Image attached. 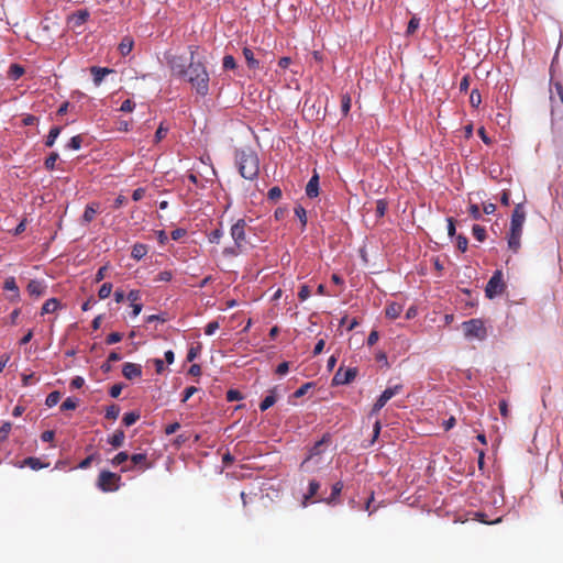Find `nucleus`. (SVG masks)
Returning a JSON list of instances; mask_svg holds the SVG:
<instances>
[{
	"label": "nucleus",
	"mask_w": 563,
	"mask_h": 563,
	"mask_svg": "<svg viewBox=\"0 0 563 563\" xmlns=\"http://www.w3.org/2000/svg\"><path fill=\"white\" fill-rule=\"evenodd\" d=\"M555 95L551 96V133L555 146L563 147V86L554 85Z\"/></svg>",
	"instance_id": "nucleus-1"
},
{
	"label": "nucleus",
	"mask_w": 563,
	"mask_h": 563,
	"mask_svg": "<svg viewBox=\"0 0 563 563\" xmlns=\"http://www.w3.org/2000/svg\"><path fill=\"white\" fill-rule=\"evenodd\" d=\"M191 59H194L192 51ZM181 79L188 81L198 95L202 97L208 95L210 78L209 73L206 69V66L202 63L191 60L188 64L185 77H181Z\"/></svg>",
	"instance_id": "nucleus-2"
},
{
	"label": "nucleus",
	"mask_w": 563,
	"mask_h": 563,
	"mask_svg": "<svg viewBox=\"0 0 563 563\" xmlns=\"http://www.w3.org/2000/svg\"><path fill=\"white\" fill-rule=\"evenodd\" d=\"M235 162L239 173L243 178L247 180H254L257 178L260 173V161L254 151L251 148L236 151Z\"/></svg>",
	"instance_id": "nucleus-3"
},
{
	"label": "nucleus",
	"mask_w": 563,
	"mask_h": 563,
	"mask_svg": "<svg viewBox=\"0 0 563 563\" xmlns=\"http://www.w3.org/2000/svg\"><path fill=\"white\" fill-rule=\"evenodd\" d=\"M526 220L525 208L521 203H518L511 214L510 231L507 236L508 247L517 253L520 249V239L522 234L523 223Z\"/></svg>",
	"instance_id": "nucleus-4"
},
{
	"label": "nucleus",
	"mask_w": 563,
	"mask_h": 563,
	"mask_svg": "<svg viewBox=\"0 0 563 563\" xmlns=\"http://www.w3.org/2000/svg\"><path fill=\"white\" fill-rule=\"evenodd\" d=\"M506 289L504 282V274L500 269L494 272L485 287V295L487 298L493 299L496 296L501 295Z\"/></svg>",
	"instance_id": "nucleus-5"
},
{
	"label": "nucleus",
	"mask_w": 563,
	"mask_h": 563,
	"mask_svg": "<svg viewBox=\"0 0 563 563\" xmlns=\"http://www.w3.org/2000/svg\"><path fill=\"white\" fill-rule=\"evenodd\" d=\"M121 476L110 471L100 472L97 486L104 493L115 492L119 489Z\"/></svg>",
	"instance_id": "nucleus-6"
},
{
	"label": "nucleus",
	"mask_w": 563,
	"mask_h": 563,
	"mask_svg": "<svg viewBox=\"0 0 563 563\" xmlns=\"http://www.w3.org/2000/svg\"><path fill=\"white\" fill-rule=\"evenodd\" d=\"M462 327L465 336L468 339L484 340L487 335L486 328L481 319L464 321Z\"/></svg>",
	"instance_id": "nucleus-7"
},
{
	"label": "nucleus",
	"mask_w": 563,
	"mask_h": 563,
	"mask_svg": "<svg viewBox=\"0 0 563 563\" xmlns=\"http://www.w3.org/2000/svg\"><path fill=\"white\" fill-rule=\"evenodd\" d=\"M401 389V385H395L393 387L386 388L378 397L376 402L373 405L371 415H377L380 411V409L387 404V401L390 400L394 396L398 395Z\"/></svg>",
	"instance_id": "nucleus-8"
},
{
	"label": "nucleus",
	"mask_w": 563,
	"mask_h": 563,
	"mask_svg": "<svg viewBox=\"0 0 563 563\" xmlns=\"http://www.w3.org/2000/svg\"><path fill=\"white\" fill-rule=\"evenodd\" d=\"M246 221L244 219H239L230 230L231 238L234 241V244L238 245V247H243L246 243Z\"/></svg>",
	"instance_id": "nucleus-9"
},
{
	"label": "nucleus",
	"mask_w": 563,
	"mask_h": 563,
	"mask_svg": "<svg viewBox=\"0 0 563 563\" xmlns=\"http://www.w3.org/2000/svg\"><path fill=\"white\" fill-rule=\"evenodd\" d=\"M356 376V367L344 368L343 366H340L333 376L332 383L333 385H346L352 383Z\"/></svg>",
	"instance_id": "nucleus-10"
},
{
	"label": "nucleus",
	"mask_w": 563,
	"mask_h": 563,
	"mask_svg": "<svg viewBox=\"0 0 563 563\" xmlns=\"http://www.w3.org/2000/svg\"><path fill=\"white\" fill-rule=\"evenodd\" d=\"M167 65L172 70V74L178 78L185 77L187 70V60L183 56L170 55L167 56Z\"/></svg>",
	"instance_id": "nucleus-11"
},
{
	"label": "nucleus",
	"mask_w": 563,
	"mask_h": 563,
	"mask_svg": "<svg viewBox=\"0 0 563 563\" xmlns=\"http://www.w3.org/2000/svg\"><path fill=\"white\" fill-rule=\"evenodd\" d=\"M329 442L330 435L324 434L322 439L316 442L314 445L310 449L308 456L302 462V465L312 461L314 457L320 456L324 452Z\"/></svg>",
	"instance_id": "nucleus-12"
},
{
	"label": "nucleus",
	"mask_w": 563,
	"mask_h": 563,
	"mask_svg": "<svg viewBox=\"0 0 563 563\" xmlns=\"http://www.w3.org/2000/svg\"><path fill=\"white\" fill-rule=\"evenodd\" d=\"M47 286L43 280L32 279L27 284V292L30 296L38 298L46 292Z\"/></svg>",
	"instance_id": "nucleus-13"
},
{
	"label": "nucleus",
	"mask_w": 563,
	"mask_h": 563,
	"mask_svg": "<svg viewBox=\"0 0 563 563\" xmlns=\"http://www.w3.org/2000/svg\"><path fill=\"white\" fill-rule=\"evenodd\" d=\"M122 374L126 379H134L136 377H141L142 366L136 363L128 362L122 367Z\"/></svg>",
	"instance_id": "nucleus-14"
},
{
	"label": "nucleus",
	"mask_w": 563,
	"mask_h": 563,
	"mask_svg": "<svg viewBox=\"0 0 563 563\" xmlns=\"http://www.w3.org/2000/svg\"><path fill=\"white\" fill-rule=\"evenodd\" d=\"M3 289L12 292V295L9 296L10 301H18L20 299V289L14 277H8L4 280Z\"/></svg>",
	"instance_id": "nucleus-15"
},
{
	"label": "nucleus",
	"mask_w": 563,
	"mask_h": 563,
	"mask_svg": "<svg viewBox=\"0 0 563 563\" xmlns=\"http://www.w3.org/2000/svg\"><path fill=\"white\" fill-rule=\"evenodd\" d=\"M113 69H110V68H107V67H98V66H92L90 68V73L93 77V84L96 86H100V84L102 82L103 78L112 73Z\"/></svg>",
	"instance_id": "nucleus-16"
},
{
	"label": "nucleus",
	"mask_w": 563,
	"mask_h": 563,
	"mask_svg": "<svg viewBox=\"0 0 563 563\" xmlns=\"http://www.w3.org/2000/svg\"><path fill=\"white\" fill-rule=\"evenodd\" d=\"M89 18L87 10H79L69 16V23L73 27H80Z\"/></svg>",
	"instance_id": "nucleus-17"
},
{
	"label": "nucleus",
	"mask_w": 563,
	"mask_h": 563,
	"mask_svg": "<svg viewBox=\"0 0 563 563\" xmlns=\"http://www.w3.org/2000/svg\"><path fill=\"white\" fill-rule=\"evenodd\" d=\"M133 466H139L140 470L145 471L151 467V463L147 461L145 453H135L130 456Z\"/></svg>",
	"instance_id": "nucleus-18"
},
{
	"label": "nucleus",
	"mask_w": 563,
	"mask_h": 563,
	"mask_svg": "<svg viewBox=\"0 0 563 563\" xmlns=\"http://www.w3.org/2000/svg\"><path fill=\"white\" fill-rule=\"evenodd\" d=\"M306 195L309 198H316L319 195V176L314 174L306 186Z\"/></svg>",
	"instance_id": "nucleus-19"
},
{
	"label": "nucleus",
	"mask_w": 563,
	"mask_h": 563,
	"mask_svg": "<svg viewBox=\"0 0 563 563\" xmlns=\"http://www.w3.org/2000/svg\"><path fill=\"white\" fill-rule=\"evenodd\" d=\"M98 209H99L98 203L92 202V203L87 205L85 208L84 214H82V222L90 223L95 219V217L98 212Z\"/></svg>",
	"instance_id": "nucleus-20"
},
{
	"label": "nucleus",
	"mask_w": 563,
	"mask_h": 563,
	"mask_svg": "<svg viewBox=\"0 0 563 563\" xmlns=\"http://www.w3.org/2000/svg\"><path fill=\"white\" fill-rule=\"evenodd\" d=\"M242 53H243V56L246 60L249 68L257 69L260 67V62H258V59L255 58L254 52L251 48L244 47Z\"/></svg>",
	"instance_id": "nucleus-21"
},
{
	"label": "nucleus",
	"mask_w": 563,
	"mask_h": 563,
	"mask_svg": "<svg viewBox=\"0 0 563 563\" xmlns=\"http://www.w3.org/2000/svg\"><path fill=\"white\" fill-rule=\"evenodd\" d=\"M147 252H148L147 245H145L143 243H135L132 246L131 257L136 261H140L147 254Z\"/></svg>",
	"instance_id": "nucleus-22"
},
{
	"label": "nucleus",
	"mask_w": 563,
	"mask_h": 563,
	"mask_svg": "<svg viewBox=\"0 0 563 563\" xmlns=\"http://www.w3.org/2000/svg\"><path fill=\"white\" fill-rule=\"evenodd\" d=\"M59 300L56 298H51L44 302L41 309V314L53 313L59 308Z\"/></svg>",
	"instance_id": "nucleus-23"
},
{
	"label": "nucleus",
	"mask_w": 563,
	"mask_h": 563,
	"mask_svg": "<svg viewBox=\"0 0 563 563\" xmlns=\"http://www.w3.org/2000/svg\"><path fill=\"white\" fill-rule=\"evenodd\" d=\"M125 434L123 430H117L109 439L108 443L111 444L113 448L118 449L121 448L124 443Z\"/></svg>",
	"instance_id": "nucleus-24"
},
{
	"label": "nucleus",
	"mask_w": 563,
	"mask_h": 563,
	"mask_svg": "<svg viewBox=\"0 0 563 563\" xmlns=\"http://www.w3.org/2000/svg\"><path fill=\"white\" fill-rule=\"evenodd\" d=\"M25 73V69L20 64H11L8 70V77L11 80H18Z\"/></svg>",
	"instance_id": "nucleus-25"
},
{
	"label": "nucleus",
	"mask_w": 563,
	"mask_h": 563,
	"mask_svg": "<svg viewBox=\"0 0 563 563\" xmlns=\"http://www.w3.org/2000/svg\"><path fill=\"white\" fill-rule=\"evenodd\" d=\"M320 488V484L319 482H317L316 479H312L310 481L309 483V488H308V492L307 494L303 495V501H302V505L306 507L307 506V501L312 498L313 496L317 495L318 490Z\"/></svg>",
	"instance_id": "nucleus-26"
},
{
	"label": "nucleus",
	"mask_w": 563,
	"mask_h": 563,
	"mask_svg": "<svg viewBox=\"0 0 563 563\" xmlns=\"http://www.w3.org/2000/svg\"><path fill=\"white\" fill-rule=\"evenodd\" d=\"M402 312V305L400 303H397V302H390L387 307H386V316L390 319H396L400 316V313Z\"/></svg>",
	"instance_id": "nucleus-27"
},
{
	"label": "nucleus",
	"mask_w": 563,
	"mask_h": 563,
	"mask_svg": "<svg viewBox=\"0 0 563 563\" xmlns=\"http://www.w3.org/2000/svg\"><path fill=\"white\" fill-rule=\"evenodd\" d=\"M23 466H29L32 470L37 471V470H41V468L47 466V464H43L38 457L30 456L23 461V463L21 464V467H23Z\"/></svg>",
	"instance_id": "nucleus-28"
},
{
	"label": "nucleus",
	"mask_w": 563,
	"mask_h": 563,
	"mask_svg": "<svg viewBox=\"0 0 563 563\" xmlns=\"http://www.w3.org/2000/svg\"><path fill=\"white\" fill-rule=\"evenodd\" d=\"M60 132H62L60 126H53L49 130L48 135L46 136L45 145L47 147H52L55 144L56 139L59 136Z\"/></svg>",
	"instance_id": "nucleus-29"
},
{
	"label": "nucleus",
	"mask_w": 563,
	"mask_h": 563,
	"mask_svg": "<svg viewBox=\"0 0 563 563\" xmlns=\"http://www.w3.org/2000/svg\"><path fill=\"white\" fill-rule=\"evenodd\" d=\"M276 402V397L274 395V390H271L269 395H267L260 404V410L266 411Z\"/></svg>",
	"instance_id": "nucleus-30"
},
{
	"label": "nucleus",
	"mask_w": 563,
	"mask_h": 563,
	"mask_svg": "<svg viewBox=\"0 0 563 563\" xmlns=\"http://www.w3.org/2000/svg\"><path fill=\"white\" fill-rule=\"evenodd\" d=\"M133 48V41L130 37H124L121 43L119 44V51L120 53L125 56L130 54V52Z\"/></svg>",
	"instance_id": "nucleus-31"
},
{
	"label": "nucleus",
	"mask_w": 563,
	"mask_h": 563,
	"mask_svg": "<svg viewBox=\"0 0 563 563\" xmlns=\"http://www.w3.org/2000/svg\"><path fill=\"white\" fill-rule=\"evenodd\" d=\"M59 158V155L57 152H52L44 161V167L47 169V170H54L55 169V164L56 162L58 161Z\"/></svg>",
	"instance_id": "nucleus-32"
},
{
	"label": "nucleus",
	"mask_w": 563,
	"mask_h": 563,
	"mask_svg": "<svg viewBox=\"0 0 563 563\" xmlns=\"http://www.w3.org/2000/svg\"><path fill=\"white\" fill-rule=\"evenodd\" d=\"M342 489H343L342 482L334 483L332 486L331 496L329 498H325L324 501L327 504H332L335 500V498L341 494Z\"/></svg>",
	"instance_id": "nucleus-33"
},
{
	"label": "nucleus",
	"mask_w": 563,
	"mask_h": 563,
	"mask_svg": "<svg viewBox=\"0 0 563 563\" xmlns=\"http://www.w3.org/2000/svg\"><path fill=\"white\" fill-rule=\"evenodd\" d=\"M472 234L478 242H483L486 239V230L479 224L473 225Z\"/></svg>",
	"instance_id": "nucleus-34"
},
{
	"label": "nucleus",
	"mask_w": 563,
	"mask_h": 563,
	"mask_svg": "<svg viewBox=\"0 0 563 563\" xmlns=\"http://www.w3.org/2000/svg\"><path fill=\"white\" fill-rule=\"evenodd\" d=\"M120 415V407L115 404H112L106 408L104 417L110 420H115Z\"/></svg>",
	"instance_id": "nucleus-35"
},
{
	"label": "nucleus",
	"mask_w": 563,
	"mask_h": 563,
	"mask_svg": "<svg viewBox=\"0 0 563 563\" xmlns=\"http://www.w3.org/2000/svg\"><path fill=\"white\" fill-rule=\"evenodd\" d=\"M295 214L296 217L299 219L300 223H301V228L302 230L306 228L307 225V212H306V209L298 205L295 207Z\"/></svg>",
	"instance_id": "nucleus-36"
},
{
	"label": "nucleus",
	"mask_w": 563,
	"mask_h": 563,
	"mask_svg": "<svg viewBox=\"0 0 563 563\" xmlns=\"http://www.w3.org/2000/svg\"><path fill=\"white\" fill-rule=\"evenodd\" d=\"M419 25H420V19L417 18L416 15H413L408 22L406 35L407 36L412 35L419 29Z\"/></svg>",
	"instance_id": "nucleus-37"
},
{
	"label": "nucleus",
	"mask_w": 563,
	"mask_h": 563,
	"mask_svg": "<svg viewBox=\"0 0 563 563\" xmlns=\"http://www.w3.org/2000/svg\"><path fill=\"white\" fill-rule=\"evenodd\" d=\"M139 419H140V413L135 412V411H131V412H126L123 416L122 421H123L124 426L130 427V426L134 424Z\"/></svg>",
	"instance_id": "nucleus-38"
},
{
	"label": "nucleus",
	"mask_w": 563,
	"mask_h": 563,
	"mask_svg": "<svg viewBox=\"0 0 563 563\" xmlns=\"http://www.w3.org/2000/svg\"><path fill=\"white\" fill-rule=\"evenodd\" d=\"M351 110V97L347 93L342 95L341 97V111L344 117L349 114Z\"/></svg>",
	"instance_id": "nucleus-39"
},
{
	"label": "nucleus",
	"mask_w": 563,
	"mask_h": 563,
	"mask_svg": "<svg viewBox=\"0 0 563 563\" xmlns=\"http://www.w3.org/2000/svg\"><path fill=\"white\" fill-rule=\"evenodd\" d=\"M77 406H78V400L76 398L68 397L60 405V410L62 411L75 410L77 408Z\"/></svg>",
	"instance_id": "nucleus-40"
},
{
	"label": "nucleus",
	"mask_w": 563,
	"mask_h": 563,
	"mask_svg": "<svg viewBox=\"0 0 563 563\" xmlns=\"http://www.w3.org/2000/svg\"><path fill=\"white\" fill-rule=\"evenodd\" d=\"M59 399H60V393L56 391V390L52 391L51 394L47 395L45 405L47 407L52 408L58 404Z\"/></svg>",
	"instance_id": "nucleus-41"
},
{
	"label": "nucleus",
	"mask_w": 563,
	"mask_h": 563,
	"mask_svg": "<svg viewBox=\"0 0 563 563\" xmlns=\"http://www.w3.org/2000/svg\"><path fill=\"white\" fill-rule=\"evenodd\" d=\"M130 459L129 454L124 451L119 452L112 460L111 464L113 466L122 465L124 462H126Z\"/></svg>",
	"instance_id": "nucleus-42"
},
{
	"label": "nucleus",
	"mask_w": 563,
	"mask_h": 563,
	"mask_svg": "<svg viewBox=\"0 0 563 563\" xmlns=\"http://www.w3.org/2000/svg\"><path fill=\"white\" fill-rule=\"evenodd\" d=\"M387 206H388V203L384 199H379V200L376 201L375 212H376V216L378 218H382V217L385 216L386 210H387Z\"/></svg>",
	"instance_id": "nucleus-43"
},
{
	"label": "nucleus",
	"mask_w": 563,
	"mask_h": 563,
	"mask_svg": "<svg viewBox=\"0 0 563 563\" xmlns=\"http://www.w3.org/2000/svg\"><path fill=\"white\" fill-rule=\"evenodd\" d=\"M225 70H233L236 68V62L232 55H225L222 60Z\"/></svg>",
	"instance_id": "nucleus-44"
},
{
	"label": "nucleus",
	"mask_w": 563,
	"mask_h": 563,
	"mask_svg": "<svg viewBox=\"0 0 563 563\" xmlns=\"http://www.w3.org/2000/svg\"><path fill=\"white\" fill-rule=\"evenodd\" d=\"M82 144V137L80 135L73 136L69 142L67 143L66 147L69 150H79Z\"/></svg>",
	"instance_id": "nucleus-45"
},
{
	"label": "nucleus",
	"mask_w": 563,
	"mask_h": 563,
	"mask_svg": "<svg viewBox=\"0 0 563 563\" xmlns=\"http://www.w3.org/2000/svg\"><path fill=\"white\" fill-rule=\"evenodd\" d=\"M112 291V284L111 283H104L101 285L99 291H98V296L100 299H106L110 296Z\"/></svg>",
	"instance_id": "nucleus-46"
},
{
	"label": "nucleus",
	"mask_w": 563,
	"mask_h": 563,
	"mask_svg": "<svg viewBox=\"0 0 563 563\" xmlns=\"http://www.w3.org/2000/svg\"><path fill=\"white\" fill-rule=\"evenodd\" d=\"M222 236H223V231L221 229H216L209 233L208 239H209L210 243L218 244V243H220Z\"/></svg>",
	"instance_id": "nucleus-47"
},
{
	"label": "nucleus",
	"mask_w": 563,
	"mask_h": 563,
	"mask_svg": "<svg viewBox=\"0 0 563 563\" xmlns=\"http://www.w3.org/2000/svg\"><path fill=\"white\" fill-rule=\"evenodd\" d=\"M482 102V96L477 89L472 90L470 96V103L472 107L477 108Z\"/></svg>",
	"instance_id": "nucleus-48"
},
{
	"label": "nucleus",
	"mask_w": 563,
	"mask_h": 563,
	"mask_svg": "<svg viewBox=\"0 0 563 563\" xmlns=\"http://www.w3.org/2000/svg\"><path fill=\"white\" fill-rule=\"evenodd\" d=\"M282 197V189L277 186L272 187L267 192V198L277 201Z\"/></svg>",
	"instance_id": "nucleus-49"
},
{
	"label": "nucleus",
	"mask_w": 563,
	"mask_h": 563,
	"mask_svg": "<svg viewBox=\"0 0 563 563\" xmlns=\"http://www.w3.org/2000/svg\"><path fill=\"white\" fill-rule=\"evenodd\" d=\"M167 132H168V128L164 126V123H161L158 129L155 132V142L156 143L161 142L167 135Z\"/></svg>",
	"instance_id": "nucleus-50"
},
{
	"label": "nucleus",
	"mask_w": 563,
	"mask_h": 563,
	"mask_svg": "<svg viewBox=\"0 0 563 563\" xmlns=\"http://www.w3.org/2000/svg\"><path fill=\"white\" fill-rule=\"evenodd\" d=\"M243 251V247H238L236 244L234 246L225 247L223 250L224 256H238Z\"/></svg>",
	"instance_id": "nucleus-51"
},
{
	"label": "nucleus",
	"mask_w": 563,
	"mask_h": 563,
	"mask_svg": "<svg viewBox=\"0 0 563 563\" xmlns=\"http://www.w3.org/2000/svg\"><path fill=\"white\" fill-rule=\"evenodd\" d=\"M298 297L301 301H305L310 297V288L308 285L303 284L300 286Z\"/></svg>",
	"instance_id": "nucleus-52"
},
{
	"label": "nucleus",
	"mask_w": 563,
	"mask_h": 563,
	"mask_svg": "<svg viewBox=\"0 0 563 563\" xmlns=\"http://www.w3.org/2000/svg\"><path fill=\"white\" fill-rule=\"evenodd\" d=\"M200 352H201L200 345L191 346L187 353V361L192 362L200 354Z\"/></svg>",
	"instance_id": "nucleus-53"
},
{
	"label": "nucleus",
	"mask_w": 563,
	"mask_h": 563,
	"mask_svg": "<svg viewBox=\"0 0 563 563\" xmlns=\"http://www.w3.org/2000/svg\"><path fill=\"white\" fill-rule=\"evenodd\" d=\"M220 328L219 321L214 320L209 322L205 328V333L207 335H212Z\"/></svg>",
	"instance_id": "nucleus-54"
},
{
	"label": "nucleus",
	"mask_w": 563,
	"mask_h": 563,
	"mask_svg": "<svg viewBox=\"0 0 563 563\" xmlns=\"http://www.w3.org/2000/svg\"><path fill=\"white\" fill-rule=\"evenodd\" d=\"M456 242H457V249L461 251V252H466L467 250V246H468V240L466 236L460 234L456 239Z\"/></svg>",
	"instance_id": "nucleus-55"
},
{
	"label": "nucleus",
	"mask_w": 563,
	"mask_h": 563,
	"mask_svg": "<svg viewBox=\"0 0 563 563\" xmlns=\"http://www.w3.org/2000/svg\"><path fill=\"white\" fill-rule=\"evenodd\" d=\"M470 216L473 220H481L482 219V212L479 210V207L477 205H471L468 208Z\"/></svg>",
	"instance_id": "nucleus-56"
},
{
	"label": "nucleus",
	"mask_w": 563,
	"mask_h": 563,
	"mask_svg": "<svg viewBox=\"0 0 563 563\" xmlns=\"http://www.w3.org/2000/svg\"><path fill=\"white\" fill-rule=\"evenodd\" d=\"M123 335L119 332H112L110 333L107 339H106V343L107 344H114V343H118L122 340Z\"/></svg>",
	"instance_id": "nucleus-57"
},
{
	"label": "nucleus",
	"mask_w": 563,
	"mask_h": 563,
	"mask_svg": "<svg viewBox=\"0 0 563 563\" xmlns=\"http://www.w3.org/2000/svg\"><path fill=\"white\" fill-rule=\"evenodd\" d=\"M243 397H242L241 393L239 390H236V389H230L227 393V400L228 401H236V400H240Z\"/></svg>",
	"instance_id": "nucleus-58"
},
{
	"label": "nucleus",
	"mask_w": 563,
	"mask_h": 563,
	"mask_svg": "<svg viewBox=\"0 0 563 563\" xmlns=\"http://www.w3.org/2000/svg\"><path fill=\"white\" fill-rule=\"evenodd\" d=\"M135 108V103L130 100V99H126L122 102L121 107H120V111H123V112H132Z\"/></svg>",
	"instance_id": "nucleus-59"
},
{
	"label": "nucleus",
	"mask_w": 563,
	"mask_h": 563,
	"mask_svg": "<svg viewBox=\"0 0 563 563\" xmlns=\"http://www.w3.org/2000/svg\"><path fill=\"white\" fill-rule=\"evenodd\" d=\"M173 278V274L169 271L161 272L156 277L155 282H169Z\"/></svg>",
	"instance_id": "nucleus-60"
},
{
	"label": "nucleus",
	"mask_w": 563,
	"mask_h": 563,
	"mask_svg": "<svg viewBox=\"0 0 563 563\" xmlns=\"http://www.w3.org/2000/svg\"><path fill=\"white\" fill-rule=\"evenodd\" d=\"M198 391V388L195 387V386H189L187 387L185 390H184V394H183V399L181 401L183 402H186L194 394H196Z\"/></svg>",
	"instance_id": "nucleus-61"
},
{
	"label": "nucleus",
	"mask_w": 563,
	"mask_h": 563,
	"mask_svg": "<svg viewBox=\"0 0 563 563\" xmlns=\"http://www.w3.org/2000/svg\"><path fill=\"white\" fill-rule=\"evenodd\" d=\"M126 298L131 303L137 302L141 300V291L133 289L128 294Z\"/></svg>",
	"instance_id": "nucleus-62"
},
{
	"label": "nucleus",
	"mask_w": 563,
	"mask_h": 563,
	"mask_svg": "<svg viewBox=\"0 0 563 563\" xmlns=\"http://www.w3.org/2000/svg\"><path fill=\"white\" fill-rule=\"evenodd\" d=\"M122 389H123L122 384H114L113 386H111L109 394L112 398H117L120 396Z\"/></svg>",
	"instance_id": "nucleus-63"
},
{
	"label": "nucleus",
	"mask_w": 563,
	"mask_h": 563,
	"mask_svg": "<svg viewBox=\"0 0 563 563\" xmlns=\"http://www.w3.org/2000/svg\"><path fill=\"white\" fill-rule=\"evenodd\" d=\"M107 271H108V265H103V266H101V267L98 269V272H97V274H96V276H95V282H96V283H99V282H101L102 279H104V278H106Z\"/></svg>",
	"instance_id": "nucleus-64"
}]
</instances>
